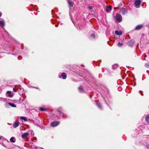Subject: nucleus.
I'll use <instances>...</instances> for the list:
<instances>
[{
    "instance_id": "1",
    "label": "nucleus",
    "mask_w": 149,
    "mask_h": 149,
    "mask_svg": "<svg viewBox=\"0 0 149 149\" xmlns=\"http://www.w3.org/2000/svg\"><path fill=\"white\" fill-rule=\"evenodd\" d=\"M116 19L117 21L120 22L122 20V17L121 16L120 14H117L116 16Z\"/></svg>"
},
{
    "instance_id": "2",
    "label": "nucleus",
    "mask_w": 149,
    "mask_h": 149,
    "mask_svg": "<svg viewBox=\"0 0 149 149\" xmlns=\"http://www.w3.org/2000/svg\"><path fill=\"white\" fill-rule=\"evenodd\" d=\"M59 124L58 121H54L51 123V125L52 127H55L57 126Z\"/></svg>"
},
{
    "instance_id": "3",
    "label": "nucleus",
    "mask_w": 149,
    "mask_h": 149,
    "mask_svg": "<svg viewBox=\"0 0 149 149\" xmlns=\"http://www.w3.org/2000/svg\"><path fill=\"white\" fill-rule=\"evenodd\" d=\"M120 12L123 15H124L127 13V10L125 8H123L120 10Z\"/></svg>"
},
{
    "instance_id": "4",
    "label": "nucleus",
    "mask_w": 149,
    "mask_h": 149,
    "mask_svg": "<svg viewBox=\"0 0 149 149\" xmlns=\"http://www.w3.org/2000/svg\"><path fill=\"white\" fill-rule=\"evenodd\" d=\"M62 77H63V78L64 79H65L66 78V73L64 72H63L61 74V75H59V77L60 78H61Z\"/></svg>"
},
{
    "instance_id": "5",
    "label": "nucleus",
    "mask_w": 149,
    "mask_h": 149,
    "mask_svg": "<svg viewBox=\"0 0 149 149\" xmlns=\"http://www.w3.org/2000/svg\"><path fill=\"white\" fill-rule=\"evenodd\" d=\"M141 1L140 0H136L135 1V4L137 7L140 5Z\"/></svg>"
},
{
    "instance_id": "6",
    "label": "nucleus",
    "mask_w": 149,
    "mask_h": 149,
    "mask_svg": "<svg viewBox=\"0 0 149 149\" xmlns=\"http://www.w3.org/2000/svg\"><path fill=\"white\" fill-rule=\"evenodd\" d=\"M111 9V6H107L106 7V11L107 13L109 12Z\"/></svg>"
},
{
    "instance_id": "7",
    "label": "nucleus",
    "mask_w": 149,
    "mask_h": 149,
    "mask_svg": "<svg viewBox=\"0 0 149 149\" xmlns=\"http://www.w3.org/2000/svg\"><path fill=\"white\" fill-rule=\"evenodd\" d=\"M19 123L18 122H16L13 124V127L14 128H16L19 126Z\"/></svg>"
},
{
    "instance_id": "8",
    "label": "nucleus",
    "mask_w": 149,
    "mask_h": 149,
    "mask_svg": "<svg viewBox=\"0 0 149 149\" xmlns=\"http://www.w3.org/2000/svg\"><path fill=\"white\" fill-rule=\"evenodd\" d=\"M29 135V133L26 132L22 135V137L23 138H25L26 137L28 136Z\"/></svg>"
},
{
    "instance_id": "9",
    "label": "nucleus",
    "mask_w": 149,
    "mask_h": 149,
    "mask_svg": "<svg viewBox=\"0 0 149 149\" xmlns=\"http://www.w3.org/2000/svg\"><path fill=\"white\" fill-rule=\"evenodd\" d=\"M16 141V139L15 137H12L10 139V141L12 143H14Z\"/></svg>"
},
{
    "instance_id": "10",
    "label": "nucleus",
    "mask_w": 149,
    "mask_h": 149,
    "mask_svg": "<svg viewBox=\"0 0 149 149\" xmlns=\"http://www.w3.org/2000/svg\"><path fill=\"white\" fill-rule=\"evenodd\" d=\"M5 24L3 20L0 21V25L2 27H3Z\"/></svg>"
},
{
    "instance_id": "11",
    "label": "nucleus",
    "mask_w": 149,
    "mask_h": 149,
    "mask_svg": "<svg viewBox=\"0 0 149 149\" xmlns=\"http://www.w3.org/2000/svg\"><path fill=\"white\" fill-rule=\"evenodd\" d=\"M115 33L116 35H120L122 34V32L121 31H119L117 30H116L115 31Z\"/></svg>"
},
{
    "instance_id": "12",
    "label": "nucleus",
    "mask_w": 149,
    "mask_h": 149,
    "mask_svg": "<svg viewBox=\"0 0 149 149\" xmlns=\"http://www.w3.org/2000/svg\"><path fill=\"white\" fill-rule=\"evenodd\" d=\"M142 25H139L137 26L135 28V29L136 30H139L142 28L143 27Z\"/></svg>"
},
{
    "instance_id": "13",
    "label": "nucleus",
    "mask_w": 149,
    "mask_h": 149,
    "mask_svg": "<svg viewBox=\"0 0 149 149\" xmlns=\"http://www.w3.org/2000/svg\"><path fill=\"white\" fill-rule=\"evenodd\" d=\"M7 93L9 97H13V95L11 94V92L10 91H8L7 92Z\"/></svg>"
},
{
    "instance_id": "14",
    "label": "nucleus",
    "mask_w": 149,
    "mask_h": 149,
    "mask_svg": "<svg viewBox=\"0 0 149 149\" xmlns=\"http://www.w3.org/2000/svg\"><path fill=\"white\" fill-rule=\"evenodd\" d=\"M20 119H22L25 121H27V119L24 116L20 117Z\"/></svg>"
},
{
    "instance_id": "15",
    "label": "nucleus",
    "mask_w": 149,
    "mask_h": 149,
    "mask_svg": "<svg viewBox=\"0 0 149 149\" xmlns=\"http://www.w3.org/2000/svg\"><path fill=\"white\" fill-rule=\"evenodd\" d=\"M79 90L81 92H83V88L81 86H80L79 88Z\"/></svg>"
},
{
    "instance_id": "16",
    "label": "nucleus",
    "mask_w": 149,
    "mask_h": 149,
    "mask_svg": "<svg viewBox=\"0 0 149 149\" xmlns=\"http://www.w3.org/2000/svg\"><path fill=\"white\" fill-rule=\"evenodd\" d=\"M68 2L69 5L71 6H72L73 5V3L70 1L69 0H68Z\"/></svg>"
},
{
    "instance_id": "17",
    "label": "nucleus",
    "mask_w": 149,
    "mask_h": 149,
    "mask_svg": "<svg viewBox=\"0 0 149 149\" xmlns=\"http://www.w3.org/2000/svg\"><path fill=\"white\" fill-rule=\"evenodd\" d=\"M9 104H10V106H12L13 107H16V105L13 103H9Z\"/></svg>"
},
{
    "instance_id": "18",
    "label": "nucleus",
    "mask_w": 149,
    "mask_h": 149,
    "mask_svg": "<svg viewBox=\"0 0 149 149\" xmlns=\"http://www.w3.org/2000/svg\"><path fill=\"white\" fill-rule=\"evenodd\" d=\"M97 106L100 109L101 108V107L100 105V104L99 103H97L96 104Z\"/></svg>"
},
{
    "instance_id": "19",
    "label": "nucleus",
    "mask_w": 149,
    "mask_h": 149,
    "mask_svg": "<svg viewBox=\"0 0 149 149\" xmlns=\"http://www.w3.org/2000/svg\"><path fill=\"white\" fill-rule=\"evenodd\" d=\"M146 120L147 122L149 123V116H148L146 118Z\"/></svg>"
},
{
    "instance_id": "20",
    "label": "nucleus",
    "mask_w": 149,
    "mask_h": 149,
    "mask_svg": "<svg viewBox=\"0 0 149 149\" xmlns=\"http://www.w3.org/2000/svg\"><path fill=\"white\" fill-rule=\"evenodd\" d=\"M129 44L131 46H132L134 44V42L132 41L130 42H129Z\"/></svg>"
},
{
    "instance_id": "21",
    "label": "nucleus",
    "mask_w": 149,
    "mask_h": 149,
    "mask_svg": "<svg viewBox=\"0 0 149 149\" xmlns=\"http://www.w3.org/2000/svg\"><path fill=\"white\" fill-rule=\"evenodd\" d=\"M118 47H121L123 45V44L119 42L118 44Z\"/></svg>"
},
{
    "instance_id": "22",
    "label": "nucleus",
    "mask_w": 149,
    "mask_h": 149,
    "mask_svg": "<svg viewBox=\"0 0 149 149\" xmlns=\"http://www.w3.org/2000/svg\"><path fill=\"white\" fill-rule=\"evenodd\" d=\"M41 111H43L45 110V109L43 107H41L39 109Z\"/></svg>"
},
{
    "instance_id": "23",
    "label": "nucleus",
    "mask_w": 149,
    "mask_h": 149,
    "mask_svg": "<svg viewBox=\"0 0 149 149\" xmlns=\"http://www.w3.org/2000/svg\"><path fill=\"white\" fill-rule=\"evenodd\" d=\"M145 66L146 67L149 66V63H146L145 65Z\"/></svg>"
},
{
    "instance_id": "24",
    "label": "nucleus",
    "mask_w": 149,
    "mask_h": 149,
    "mask_svg": "<svg viewBox=\"0 0 149 149\" xmlns=\"http://www.w3.org/2000/svg\"><path fill=\"white\" fill-rule=\"evenodd\" d=\"M91 36L92 37H93L94 38H95V35L94 34H92Z\"/></svg>"
},
{
    "instance_id": "25",
    "label": "nucleus",
    "mask_w": 149,
    "mask_h": 149,
    "mask_svg": "<svg viewBox=\"0 0 149 149\" xmlns=\"http://www.w3.org/2000/svg\"><path fill=\"white\" fill-rule=\"evenodd\" d=\"M13 91L15 92H17L18 90H16L14 88L13 89Z\"/></svg>"
},
{
    "instance_id": "26",
    "label": "nucleus",
    "mask_w": 149,
    "mask_h": 149,
    "mask_svg": "<svg viewBox=\"0 0 149 149\" xmlns=\"http://www.w3.org/2000/svg\"><path fill=\"white\" fill-rule=\"evenodd\" d=\"M88 8L90 9H92V6L89 7Z\"/></svg>"
},
{
    "instance_id": "27",
    "label": "nucleus",
    "mask_w": 149,
    "mask_h": 149,
    "mask_svg": "<svg viewBox=\"0 0 149 149\" xmlns=\"http://www.w3.org/2000/svg\"><path fill=\"white\" fill-rule=\"evenodd\" d=\"M147 148L149 149V144L147 146Z\"/></svg>"
},
{
    "instance_id": "28",
    "label": "nucleus",
    "mask_w": 149,
    "mask_h": 149,
    "mask_svg": "<svg viewBox=\"0 0 149 149\" xmlns=\"http://www.w3.org/2000/svg\"><path fill=\"white\" fill-rule=\"evenodd\" d=\"M114 9L115 10H117L118 9V8H114Z\"/></svg>"
},
{
    "instance_id": "29",
    "label": "nucleus",
    "mask_w": 149,
    "mask_h": 149,
    "mask_svg": "<svg viewBox=\"0 0 149 149\" xmlns=\"http://www.w3.org/2000/svg\"><path fill=\"white\" fill-rule=\"evenodd\" d=\"M58 112H59V113H61V112L60 111H58Z\"/></svg>"
},
{
    "instance_id": "30",
    "label": "nucleus",
    "mask_w": 149,
    "mask_h": 149,
    "mask_svg": "<svg viewBox=\"0 0 149 149\" xmlns=\"http://www.w3.org/2000/svg\"><path fill=\"white\" fill-rule=\"evenodd\" d=\"M1 16V13H0V17Z\"/></svg>"
},
{
    "instance_id": "31",
    "label": "nucleus",
    "mask_w": 149,
    "mask_h": 149,
    "mask_svg": "<svg viewBox=\"0 0 149 149\" xmlns=\"http://www.w3.org/2000/svg\"><path fill=\"white\" fill-rule=\"evenodd\" d=\"M1 139V137H0V139Z\"/></svg>"
}]
</instances>
